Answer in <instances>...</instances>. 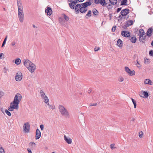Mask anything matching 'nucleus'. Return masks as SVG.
I'll list each match as a JSON object with an SVG mask.
<instances>
[{
	"label": "nucleus",
	"instance_id": "864d4df0",
	"mask_svg": "<svg viewBox=\"0 0 153 153\" xmlns=\"http://www.w3.org/2000/svg\"><path fill=\"white\" fill-rule=\"evenodd\" d=\"M121 10V7L118 8L117 10V13L119 12H120V11Z\"/></svg>",
	"mask_w": 153,
	"mask_h": 153
},
{
	"label": "nucleus",
	"instance_id": "a211bd4d",
	"mask_svg": "<svg viewBox=\"0 0 153 153\" xmlns=\"http://www.w3.org/2000/svg\"><path fill=\"white\" fill-rule=\"evenodd\" d=\"M64 140L65 142L68 144H71L72 142V139L70 137H67L65 135L64 136Z\"/></svg>",
	"mask_w": 153,
	"mask_h": 153
},
{
	"label": "nucleus",
	"instance_id": "473e14b6",
	"mask_svg": "<svg viewBox=\"0 0 153 153\" xmlns=\"http://www.w3.org/2000/svg\"><path fill=\"white\" fill-rule=\"evenodd\" d=\"M63 17L66 21H68L69 20V17L67 16L65 14H63Z\"/></svg>",
	"mask_w": 153,
	"mask_h": 153
},
{
	"label": "nucleus",
	"instance_id": "ddd939ff",
	"mask_svg": "<svg viewBox=\"0 0 153 153\" xmlns=\"http://www.w3.org/2000/svg\"><path fill=\"white\" fill-rule=\"evenodd\" d=\"M23 130L25 133L28 132L29 131L28 123H27L24 124L23 126Z\"/></svg>",
	"mask_w": 153,
	"mask_h": 153
},
{
	"label": "nucleus",
	"instance_id": "49530a36",
	"mask_svg": "<svg viewBox=\"0 0 153 153\" xmlns=\"http://www.w3.org/2000/svg\"><path fill=\"white\" fill-rule=\"evenodd\" d=\"M149 55L150 56H153V51L152 50H151L149 51Z\"/></svg>",
	"mask_w": 153,
	"mask_h": 153
},
{
	"label": "nucleus",
	"instance_id": "72a5a7b5",
	"mask_svg": "<svg viewBox=\"0 0 153 153\" xmlns=\"http://www.w3.org/2000/svg\"><path fill=\"white\" fill-rule=\"evenodd\" d=\"M127 2V0H122L121 2L120 5H125L126 4V3Z\"/></svg>",
	"mask_w": 153,
	"mask_h": 153
},
{
	"label": "nucleus",
	"instance_id": "5701e85b",
	"mask_svg": "<svg viewBox=\"0 0 153 153\" xmlns=\"http://www.w3.org/2000/svg\"><path fill=\"white\" fill-rule=\"evenodd\" d=\"M29 145L30 147V148L33 150L36 147V144L35 143L33 142H30L29 143Z\"/></svg>",
	"mask_w": 153,
	"mask_h": 153
},
{
	"label": "nucleus",
	"instance_id": "338daca9",
	"mask_svg": "<svg viewBox=\"0 0 153 153\" xmlns=\"http://www.w3.org/2000/svg\"><path fill=\"white\" fill-rule=\"evenodd\" d=\"M151 45L153 46V40L152 41V43H151Z\"/></svg>",
	"mask_w": 153,
	"mask_h": 153
},
{
	"label": "nucleus",
	"instance_id": "680f3d73",
	"mask_svg": "<svg viewBox=\"0 0 153 153\" xmlns=\"http://www.w3.org/2000/svg\"><path fill=\"white\" fill-rule=\"evenodd\" d=\"M91 92V90H88V92L89 93H90Z\"/></svg>",
	"mask_w": 153,
	"mask_h": 153
},
{
	"label": "nucleus",
	"instance_id": "0eeeda50",
	"mask_svg": "<svg viewBox=\"0 0 153 153\" xmlns=\"http://www.w3.org/2000/svg\"><path fill=\"white\" fill-rule=\"evenodd\" d=\"M125 70L126 72L130 76H132L135 74L134 71L131 70L127 67H125Z\"/></svg>",
	"mask_w": 153,
	"mask_h": 153
},
{
	"label": "nucleus",
	"instance_id": "6ab92c4d",
	"mask_svg": "<svg viewBox=\"0 0 153 153\" xmlns=\"http://www.w3.org/2000/svg\"><path fill=\"white\" fill-rule=\"evenodd\" d=\"M153 31V28L152 27L149 28L148 30L146 32L147 35L149 36L150 37L151 36V33Z\"/></svg>",
	"mask_w": 153,
	"mask_h": 153
},
{
	"label": "nucleus",
	"instance_id": "4be33fe9",
	"mask_svg": "<svg viewBox=\"0 0 153 153\" xmlns=\"http://www.w3.org/2000/svg\"><path fill=\"white\" fill-rule=\"evenodd\" d=\"M129 40L131 42L134 43L136 42L137 38L135 36H134L131 38L130 37Z\"/></svg>",
	"mask_w": 153,
	"mask_h": 153
},
{
	"label": "nucleus",
	"instance_id": "dca6fc26",
	"mask_svg": "<svg viewBox=\"0 0 153 153\" xmlns=\"http://www.w3.org/2000/svg\"><path fill=\"white\" fill-rule=\"evenodd\" d=\"M45 13H47V15L50 16L52 13V11L51 8L50 7H47L45 10Z\"/></svg>",
	"mask_w": 153,
	"mask_h": 153
},
{
	"label": "nucleus",
	"instance_id": "13d9d810",
	"mask_svg": "<svg viewBox=\"0 0 153 153\" xmlns=\"http://www.w3.org/2000/svg\"><path fill=\"white\" fill-rule=\"evenodd\" d=\"M45 103H46L49 106L50 105L49 103V101H48V102L47 101L46 102H45Z\"/></svg>",
	"mask_w": 153,
	"mask_h": 153
},
{
	"label": "nucleus",
	"instance_id": "4468645a",
	"mask_svg": "<svg viewBox=\"0 0 153 153\" xmlns=\"http://www.w3.org/2000/svg\"><path fill=\"white\" fill-rule=\"evenodd\" d=\"M79 10L80 12L82 13H84L87 11V8L84 7L83 5L81 4V7H80Z\"/></svg>",
	"mask_w": 153,
	"mask_h": 153
},
{
	"label": "nucleus",
	"instance_id": "6e6d98bb",
	"mask_svg": "<svg viewBox=\"0 0 153 153\" xmlns=\"http://www.w3.org/2000/svg\"><path fill=\"white\" fill-rule=\"evenodd\" d=\"M97 105V103H94L93 104H91L90 105V106H96Z\"/></svg>",
	"mask_w": 153,
	"mask_h": 153
},
{
	"label": "nucleus",
	"instance_id": "c03bdc74",
	"mask_svg": "<svg viewBox=\"0 0 153 153\" xmlns=\"http://www.w3.org/2000/svg\"><path fill=\"white\" fill-rule=\"evenodd\" d=\"M116 26H114L112 27V29H111L112 32H114L115 31V30L116 29Z\"/></svg>",
	"mask_w": 153,
	"mask_h": 153
},
{
	"label": "nucleus",
	"instance_id": "c9c22d12",
	"mask_svg": "<svg viewBox=\"0 0 153 153\" xmlns=\"http://www.w3.org/2000/svg\"><path fill=\"white\" fill-rule=\"evenodd\" d=\"M150 63V61L149 59H144V63L145 64H149Z\"/></svg>",
	"mask_w": 153,
	"mask_h": 153
},
{
	"label": "nucleus",
	"instance_id": "3c124183",
	"mask_svg": "<svg viewBox=\"0 0 153 153\" xmlns=\"http://www.w3.org/2000/svg\"><path fill=\"white\" fill-rule=\"evenodd\" d=\"M40 127L41 128V129L42 131L44 128V126L42 124L41 125H40Z\"/></svg>",
	"mask_w": 153,
	"mask_h": 153
},
{
	"label": "nucleus",
	"instance_id": "e433bc0d",
	"mask_svg": "<svg viewBox=\"0 0 153 153\" xmlns=\"http://www.w3.org/2000/svg\"><path fill=\"white\" fill-rule=\"evenodd\" d=\"M1 145L0 144V152L1 153H5V151L3 149V148L1 147Z\"/></svg>",
	"mask_w": 153,
	"mask_h": 153
},
{
	"label": "nucleus",
	"instance_id": "4c0bfd02",
	"mask_svg": "<svg viewBox=\"0 0 153 153\" xmlns=\"http://www.w3.org/2000/svg\"><path fill=\"white\" fill-rule=\"evenodd\" d=\"M132 101L133 102V104L134 105V108H136V107L137 104L136 103V101L132 98H131Z\"/></svg>",
	"mask_w": 153,
	"mask_h": 153
},
{
	"label": "nucleus",
	"instance_id": "393cba45",
	"mask_svg": "<svg viewBox=\"0 0 153 153\" xmlns=\"http://www.w3.org/2000/svg\"><path fill=\"white\" fill-rule=\"evenodd\" d=\"M99 3L103 7L106 5L107 4V3H106L105 0H100Z\"/></svg>",
	"mask_w": 153,
	"mask_h": 153
},
{
	"label": "nucleus",
	"instance_id": "37998d69",
	"mask_svg": "<svg viewBox=\"0 0 153 153\" xmlns=\"http://www.w3.org/2000/svg\"><path fill=\"white\" fill-rule=\"evenodd\" d=\"M143 135V132L142 131H140L139 134V137L140 138H142Z\"/></svg>",
	"mask_w": 153,
	"mask_h": 153
},
{
	"label": "nucleus",
	"instance_id": "a19ab883",
	"mask_svg": "<svg viewBox=\"0 0 153 153\" xmlns=\"http://www.w3.org/2000/svg\"><path fill=\"white\" fill-rule=\"evenodd\" d=\"M49 108L50 109H51L52 110H53L55 108V105H50L49 106Z\"/></svg>",
	"mask_w": 153,
	"mask_h": 153
},
{
	"label": "nucleus",
	"instance_id": "79ce46f5",
	"mask_svg": "<svg viewBox=\"0 0 153 153\" xmlns=\"http://www.w3.org/2000/svg\"><path fill=\"white\" fill-rule=\"evenodd\" d=\"M5 112L9 116H11V114L6 109L5 110Z\"/></svg>",
	"mask_w": 153,
	"mask_h": 153
},
{
	"label": "nucleus",
	"instance_id": "603ef678",
	"mask_svg": "<svg viewBox=\"0 0 153 153\" xmlns=\"http://www.w3.org/2000/svg\"><path fill=\"white\" fill-rule=\"evenodd\" d=\"M99 49H100V48L99 47H98L97 48H95L94 49V50L95 51H97L98 50H99Z\"/></svg>",
	"mask_w": 153,
	"mask_h": 153
},
{
	"label": "nucleus",
	"instance_id": "ea45409f",
	"mask_svg": "<svg viewBox=\"0 0 153 153\" xmlns=\"http://www.w3.org/2000/svg\"><path fill=\"white\" fill-rule=\"evenodd\" d=\"M91 10H89L88 11V13L86 15V16L90 17L91 16Z\"/></svg>",
	"mask_w": 153,
	"mask_h": 153
},
{
	"label": "nucleus",
	"instance_id": "1a4fd4ad",
	"mask_svg": "<svg viewBox=\"0 0 153 153\" xmlns=\"http://www.w3.org/2000/svg\"><path fill=\"white\" fill-rule=\"evenodd\" d=\"M131 33L128 31L123 30L121 32V35L125 37H128L130 36Z\"/></svg>",
	"mask_w": 153,
	"mask_h": 153
},
{
	"label": "nucleus",
	"instance_id": "f3484780",
	"mask_svg": "<svg viewBox=\"0 0 153 153\" xmlns=\"http://www.w3.org/2000/svg\"><path fill=\"white\" fill-rule=\"evenodd\" d=\"M92 1L91 0H88V1H86L84 3H82L84 7H86L89 6L91 5L92 4Z\"/></svg>",
	"mask_w": 153,
	"mask_h": 153
},
{
	"label": "nucleus",
	"instance_id": "7ed1b4c3",
	"mask_svg": "<svg viewBox=\"0 0 153 153\" xmlns=\"http://www.w3.org/2000/svg\"><path fill=\"white\" fill-rule=\"evenodd\" d=\"M139 39L140 42L144 43L146 41V36L145 35V33L143 30L141 29L139 31Z\"/></svg>",
	"mask_w": 153,
	"mask_h": 153
},
{
	"label": "nucleus",
	"instance_id": "c85d7f7f",
	"mask_svg": "<svg viewBox=\"0 0 153 153\" xmlns=\"http://www.w3.org/2000/svg\"><path fill=\"white\" fill-rule=\"evenodd\" d=\"M21 59L19 58H18L16 59L15 61V63L17 65H19L21 63Z\"/></svg>",
	"mask_w": 153,
	"mask_h": 153
},
{
	"label": "nucleus",
	"instance_id": "2eb2a0df",
	"mask_svg": "<svg viewBox=\"0 0 153 153\" xmlns=\"http://www.w3.org/2000/svg\"><path fill=\"white\" fill-rule=\"evenodd\" d=\"M41 133L38 129H37L36 132V139L38 140L41 137Z\"/></svg>",
	"mask_w": 153,
	"mask_h": 153
},
{
	"label": "nucleus",
	"instance_id": "f8f14e48",
	"mask_svg": "<svg viewBox=\"0 0 153 153\" xmlns=\"http://www.w3.org/2000/svg\"><path fill=\"white\" fill-rule=\"evenodd\" d=\"M133 24V21L132 20H130L127 21L123 26V27L125 29L129 26L132 25Z\"/></svg>",
	"mask_w": 153,
	"mask_h": 153
},
{
	"label": "nucleus",
	"instance_id": "f704fd0d",
	"mask_svg": "<svg viewBox=\"0 0 153 153\" xmlns=\"http://www.w3.org/2000/svg\"><path fill=\"white\" fill-rule=\"evenodd\" d=\"M98 13V11L96 9H94L93 10V13L94 15H97Z\"/></svg>",
	"mask_w": 153,
	"mask_h": 153
},
{
	"label": "nucleus",
	"instance_id": "412c9836",
	"mask_svg": "<svg viewBox=\"0 0 153 153\" xmlns=\"http://www.w3.org/2000/svg\"><path fill=\"white\" fill-rule=\"evenodd\" d=\"M144 83L145 84H149L151 85H152L153 84L152 81L149 79H145Z\"/></svg>",
	"mask_w": 153,
	"mask_h": 153
},
{
	"label": "nucleus",
	"instance_id": "9b49d317",
	"mask_svg": "<svg viewBox=\"0 0 153 153\" xmlns=\"http://www.w3.org/2000/svg\"><path fill=\"white\" fill-rule=\"evenodd\" d=\"M80 7H81V4H77L74 6V9L75 10L76 14L78 13L79 12Z\"/></svg>",
	"mask_w": 153,
	"mask_h": 153
},
{
	"label": "nucleus",
	"instance_id": "09e8293b",
	"mask_svg": "<svg viewBox=\"0 0 153 153\" xmlns=\"http://www.w3.org/2000/svg\"><path fill=\"white\" fill-rule=\"evenodd\" d=\"M4 94V92L2 91H0V98L2 97Z\"/></svg>",
	"mask_w": 153,
	"mask_h": 153
},
{
	"label": "nucleus",
	"instance_id": "7c9ffc66",
	"mask_svg": "<svg viewBox=\"0 0 153 153\" xmlns=\"http://www.w3.org/2000/svg\"><path fill=\"white\" fill-rule=\"evenodd\" d=\"M110 2L112 5L116 4L117 2V0H109Z\"/></svg>",
	"mask_w": 153,
	"mask_h": 153
},
{
	"label": "nucleus",
	"instance_id": "de8ad7c7",
	"mask_svg": "<svg viewBox=\"0 0 153 153\" xmlns=\"http://www.w3.org/2000/svg\"><path fill=\"white\" fill-rule=\"evenodd\" d=\"M139 95L140 97L143 98V91L140 92L139 93Z\"/></svg>",
	"mask_w": 153,
	"mask_h": 153
},
{
	"label": "nucleus",
	"instance_id": "b1692460",
	"mask_svg": "<svg viewBox=\"0 0 153 153\" xmlns=\"http://www.w3.org/2000/svg\"><path fill=\"white\" fill-rule=\"evenodd\" d=\"M117 45L119 47H122L123 46L122 41L120 39H118L117 42Z\"/></svg>",
	"mask_w": 153,
	"mask_h": 153
},
{
	"label": "nucleus",
	"instance_id": "774afa93",
	"mask_svg": "<svg viewBox=\"0 0 153 153\" xmlns=\"http://www.w3.org/2000/svg\"><path fill=\"white\" fill-rule=\"evenodd\" d=\"M134 120H135V119H134V118H132V119H131V121H134Z\"/></svg>",
	"mask_w": 153,
	"mask_h": 153
},
{
	"label": "nucleus",
	"instance_id": "bf43d9fd",
	"mask_svg": "<svg viewBox=\"0 0 153 153\" xmlns=\"http://www.w3.org/2000/svg\"><path fill=\"white\" fill-rule=\"evenodd\" d=\"M5 43H6L5 42H3V43H2V44L1 47H3L4 46V45L5 44Z\"/></svg>",
	"mask_w": 153,
	"mask_h": 153
},
{
	"label": "nucleus",
	"instance_id": "4d7b16f0",
	"mask_svg": "<svg viewBox=\"0 0 153 153\" xmlns=\"http://www.w3.org/2000/svg\"><path fill=\"white\" fill-rule=\"evenodd\" d=\"M2 56H4V55L3 53H0V58H1V57Z\"/></svg>",
	"mask_w": 153,
	"mask_h": 153
},
{
	"label": "nucleus",
	"instance_id": "20e7f679",
	"mask_svg": "<svg viewBox=\"0 0 153 153\" xmlns=\"http://www.w3.org/2000/svg\"><path fill=\"white\" fill-rule=\"evenodd\" d=\"M18 17L20 22H22L24 20V13L23 9H18Z\"/></svg>",
	"mask_w": 153,
	"mask_h": 153
},
{
	"label": "nucleus",
	"instance_id": "f03ea898",
	"mask_svg": "<svg viewBox=\"0 0 153 153\" xmlns=\"http://www.w3.org/2000/svg\"><path fill=\"white\" fill-rule=\"evenodd\" d=\"M58 109L61 115L67 118L70 117V115L68 110L65 107L61 105L58 106Z\"/></svg>",
	"mask_w": 153,
	"mask_h": 153
},
{
	"label": "nucleus",
	"instance_id": "0e129e2a",
	"mask_svg": "<svg viewBox=\"0 0 153 153\" xmlns=\"http://www.w3.org/2000/svg\"><path fill=\"white\" fill-rule=\"evenodd\" d=\"M111 15H112V14H109V16H110V19H111Z\"/></svg>",
	"mask_w": 153,
	"mask_h": 153
},
{
	"label": "nucleus",
	"instance_id": "e2e57ef3",
	"mask_svg": "<svg viewBox=\"0 0 153 153\" xmlns=\"http://www.w3.org/2000/svg\"><path fill=\"white\" fill-rule=\"evenodd\" d=\"M128 16L127 17H124V19H128Z\"/></svg>",
	"mask_w": 153,
	"mask_h": 153
},
{
	"label": "nucleus",
	"instance_id": "39448f33",
	"mask_svg": "<svg viewBox=\"0 0 153 153\" xmlns=\"http://www.w3.org/2000/svg\"><path fill=\"white\" fill-rule=\"evenodd\" d=\"M68 2H69L68 5L72 9H74V6L78 3L77 0H68Z\"/></svg>",
	"mask_w": 153,
	"mask_h": 153
},
{
	"label": "nucleus",
	"instance_id": "aec40b11",
	"mask_svg": "<svg viewBox=\"0 0 153 153\" xmlns=\"http://www.w3.org/2000/svg\"><path fill=\"white\" fill-rule=\"evenodd\" d=\"M24 64L28 69H29V60L28 59H26L24 60Z\"/></svg>",
	"mask_w": 153,
	"mask_h": 153
},
{
	"label": "nucleus",
	"instance_id": "69168bd1",
	"mask_svg": "<svg viewBox=\"0 0 153 153\" xmlns=\"http://www.w3.org/2000/svg\"><path fill=\"white\" fill-rule=\"evenodd\" d=\"M33 27H34V28H35V27L37 28V27H36V26H35V25H33Z\"/></svg>",
	"mask_w": 153,
	"mask_h": 153
},
{
	"label": "nucleus",
	"instance_id": "a878e982",
	"mask_svg": "<svg viewBox=\"0 0 153 153\" xmlns=\"http://www.w3.org/2000/svg\"><path fill=\"white\" fill-rule=\"evenodd\" d=\"M17 5L18 7V9H22L23 7L21 3V0H17Z\"/></svg>",
	"mask_w": 153,
	"mask_h": 153
},
{
	"label": "nucleus",
	"instance_id": "c756f323",
	"mask_svg": "<svg viewBox=\"0 0 153 153\" xmlns=\"http://www.w3.org/2000/svg\"><path fill=\"white\" fill-rule=\"evenodd\" d=\"M143 98L145 97L146 98H147L149 96V94L147 92L143 91Z\"/></svg>",
	"mask_w": 153,
	"mask_h": 153
},
{
	"label": "nucleus",
	"instance_id": "8fccbe9b",
	"mask_svg": "<svg viewBox=\"0 0 153 153\" xmlns=\"http://www.w3.org/2000/svg\"><path fill=\"white\" fill-rule=\"evenodd\" d=\"M100 0H94V3L96 4H99Z\"/></svg>",
	"mask_w": 153,
	"mask_h": 153
},
{
	"label": "nucleus",
	"instance_id": "f257e3e1",
	"mask_svg": "<svg viewBox=\"0 0 153 153\" xmlns=\"http://www.w3.org/2000/svg\"><path fill=\"white\" fill-rule=\"evenodd\" d=\"M22 99V96L20 94H17L14 97V100L10 104V106L8 108V110L10 111H13L14 109H18V105Z\"/></svg>",
	"mask_w": 153,
	"mask_h": 153
},
{
	"label": "nucleus",
	"instance_id": "6e6552de",
	"mask_svg": "<svg viewBox=\"0 0 153 153\" xmlns=\"http://www.w3.org/2000/svg\"><path fill=\"white\" fill-rule=\"evenodd\" d=\"M22 79V74L21 72H18L16 74L15 79L17 81H19Z\"/></svg>",
	"mask_w": 153,
	"mask_h": 153
},
{
	"label": "nucleus",
	"instance_id": "58836bf2",
	"mask_svg": "<svg viewBox=\"0 0 153 153\" xmlns=\"http://www.w3.org/2000/svg\"><path fill=\"white\" fill-rule=\"evenodd\" d=\"M124 79L122 76H120L118 79V80L119 82H122L124 81Z\"/></svg>",
	"mask_w": 153,
	"mask_h": 153
},
{
	"label": "nucleus",
	"instance_id": "a18cd8bd",
	"mask_svg": "<svg viewBox=\"0 0 153 153\" xmlns=\"http://www.w3.org/2000/svg\"><path fill=\"white\" fill-rule=\"evenodd\" d=\"M114 144H112L110 145V147L111 149H113L114 148H115V147H114Z\"/></svg>",
	"mask_w": 153,
	"mask_h": 153
},
{
	"label": "nucleus",
	"instance_id": "423d86ee",
	"mask_svg": "<svg viewBox=\"0 0 153 153\" xmlns=\"http://www.w3.org/2000/svg\"><path fill=\"white\" fill-rule=\"evenodd\" d=\"M36 68V65L29 61V71L31 73H34V74Z\"/></svg>",
	"mask_w": 153,
	"mask_h": 153
},
{
	"label": "nucleus",
	"instance_id": "5fc2aeb1",
	"mask_svg": "<svg viewBox=\"0 0 153 153\" xmlns=\"http://www.w3.org/2000/svg\"><path fill=\"white\" fill-rule=\"evenodd\" d=\"M16 44V42L15 41H13L11 43V45L12 46H14Z\"/></svg>",
	"mask_w": 153,
	"mask_h": 153
},
{
	"label": "nucleus",
	"instance_id": "9d476101",
	"mask_svg": "<svg viewBox=\"0 0 153 153\" xmlns=\"http://www.w3.org/2000/svg\"><path fill=\"white\" fill-rule=\"evenodd\" d=\"M129 12V10L128 9L126 8L122 10L120 13L121 15L123 16H126L128 14Z\"/></svg>",
	"mask_w": 153,
	"mask_h": 153
},
{
	"label": "nucleus",
	"instance_id": "052dcab7",
	"mask_svg": "<svg viewBox=\"0 0 153 153\" xmlns=\"http://www.w3.org/2000/svg\"><path fill=\"white\" fill-rule=\"evenodd\" d=\"M111 6V5L110 4H109L108 6H107V7L108 9H109L110 7V6Z\"/></svg>",
	"mask_w": 153,
	"mask_h": 153
},
{
	"label": "nucleus",
	"instance_id": "2f4dec72",
	"mask_svg": "<svg viewBox=\"0 0 153 153\" xmlns=\"http://www.w3.org/2000/svg\"><path fill=\"white\" fill-rule=\"evenodd\" d=\"M42 99L44 100V102L45 103L46 102L48 101H49V99L48 97L47 96H45L44 97H42Z\"/></svg>",
	"mask_w": 153,
	"mask_h": 153
},
{
	"label": "nucleus",
	"instance_id": "cd10ccee",
	"mask_svg": "<svg viewBox=\"0 0 153 153\" xmlns=\"http://www.w3.org/2000/svg\"><path fill=\"white\" fill-rule=\"evenodd\" d=\"M39 94L41 98L44 97L46 96L45 93L42 90H41L39 91Z\"/></svg>",
	"mask_w": 153,
	"mask_h": 153
},
{
	"label": "nucleus",
	"instance_id": "bb28decb",
	"mask_svg": "<svg viewBox=\"0 0 153 153\" xmlns=\"http://www.w3.org/2000/svg\"><path fill=\"white\" fill-rule=\"evenodd\" d=\"M134 63L135 65H136L137 68H140L141 67V65L139 62L138 59L137 60L136 62H134Z\"/></svg>",
	"mask_w": 153,
	"mask_h": 153
}]
</instances>
